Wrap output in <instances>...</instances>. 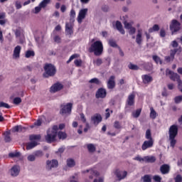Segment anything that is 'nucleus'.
Here are the masks:
<instances>
[{
  "instance_id": "a211bd4d",
  "label": "nucleus",
  "mask_w": 182,
  "mask_h": 182,
  "mask_svg": "<svg viewBox=\"0 0 182 182\" xmlns=\"http://www.w3.org/2000/svg\"><path fill=\"white\" fill-rule=\"evenodd\" d=\"M21 171V168L19 166L15 165L10 169V174L12 177H16L19 176V173Z\"/></svg>"
},
{
  "instance_id": "20e7f679",
  "label": "nucleus",
  "mask_w": 182,
  "mask_h": 182,
  "mask_svg": "<svg viewBox=\"0 0 182 182\" xmlns=\"http://www.w3.org/2000/svg\"><path fill=\"white\" fill-rule=\"evenodd\" d=\"M181 51H182L181 46H179L178 48L171 50L170 55L165 56L164 60L166 62V63H170V62H173L174 60V57L176 56V53L180 54L181 53Z\"/></svg>"
},
{
  "instance_id": "dca6fc26",
  "label": "nucleus",
  "mask_w": 182,
  "mask_h": 182,
  "mask_svg": "<svg viewBox=\"0 0 182 182\" xmlns=\"http://www.w3.org/2000/svg\"><path fill=\"white\" fill-rule=\"evenodd\" d=\"M114 79H116V77H114V75H112L109 77L107 83L108 89L112 90L116 87V81H114Z\"/></svg>"
},
{
  "instance_id": "58836bf2",
  "label": "nucleus",
  "mask_w": 182,
  "mask_h": 182,
  "mask_svg": "<svg viewBox=\"0 0 182 182\" xmlns=\"http://www.w3.org/2000/svg\"><path fill=\"white\" fill-rule=\"evenodd\" d=\"M145 137L146 140H153V137H151V130H150V129L146 131Z\"/></svg>"
},
{
  "instance_id": "3c124183",
  "label": "nucleus",
  "mask_w": 182,
  "mask_h": 182,
  "mask_svg": "<svg viewBox=\"0 0 182 182\" xmlns=\"http://www.w3.org/2000/svg\"><path fill=\"white\" fill-rule=\"evenodd\" d=\"M28 161H35L36 160V156H35L34 154H29L27 157Z\"/></svg>"
},
{
  "instance_id": "39448f33",
  "label": "nucleus",
  "mask_w": 182,
  "mask_h": 182,
  "mask_svg": "<svg viewBox=\"0 0 182 182\" xmlns=\"http://www.w3.org/2000/svg\"><path fill=\"white\" fill-rule=\"evenodd\" d=\"M72 107H73V104L70 102L65 105H62L60 114H63V116H69L72 113Z\"/></svg>"
},
{
  "instance_id": "72a5a7b5",
  "label": "nucleus",
  "mask_w": 182,
  "mask_h": 182,
  "mask_svg": "<svg viewBox=\"0 0 182 182\" xmlns=\"http://www.w3.org/2000/svg\"><path fill=\"white\" fill-rule=\"evenodd\" d=\"M75 18H76V11L74 9H71L70 13V22H75Z\"/></svg>"
},
{
  "instance_id": "4be33fe9",
  "label": "nucleus",
  "mask_w": 182,
  "mask_h": 182,
  "mask_svg": "<svg viewBox=\"0 0 182 182\" xmlns=\"http://www.w3.org/2000/svg\"><path fill=\"white\" fill-rule=\"evenodd\" d=\"M142 42H143V36H142L141 30H138L137 34L136 36V43H137V45H141Z\"/></svg>"
},
{
  "instance_id": "0eeeda50",
  "label": "nucleus",
  "mask_w": 182,
  "mask_h": 182,
  "mask_svg": "<svg viewBox=\"0 0 182 182\" xmlns=\"http://www.w3.org/2000/svg\"><path fill=\"white\" fill-rule=\"evenodd\" d=\"M103 120V117H102V114L99 113H96L94 115L91 116L90 118V122L91 124H93L94 126H98L100 123H102V121Z\"/></svg>"
},
{
  "instance_id": "cd10ccee",
  "label": "nucleus",
  "mask_w": 182,
  "mask_h": 182,
  "mask_svg": "<svg viewBox=\"0 0 182 182\" xmlns=\"http://www.w3.org/2000/svg\"><path fill=\"white\" fill-rule=\"evenodd\" d=\"M145 163H154L156 161V156H144Z\"/></svg>"
},
{
  "instance_id": "ddd939ff",
  "label": "nucleus",
  "mask_w": 182,
  "mask_h": 182,
  "mask_svg": "<svg viewBox=\"0 0 182 182\" xmlns=\"http://www.w3.org/2000/svg\"><path fill=\"white\" fill-rule=\"evenodd\" d=\"M63 89V85L60 82H56L50 88V93H56V92H59Z\"/></svg>"
},
{
  "instance_id": "603ef678",
  "label": "nucleus",
  "mask_w": 182,
  "mask_h": 182,
  "mask_svg": "<svg viewBox=\"0 0 182 182\" xmlns=\"http://www.w3.org/2000/svg\"><path fill=\"white\" fill-rule=\"evenodd\" d=\"M13 103L14 105H19L20 103H22V99H21V97H15L14 100H13Z\"/></svg>"
},
{
  "instance_id": "412c9836",
  "label": "nucleus",
  "mask_w": 182,
  "mask_h": 182,
  "mask_svg": "<svg viewBox=\"0 0 182 182\" xmlns=\"http://www.w3.org/2000/svg\"><path fill=\"white\" fill-rule=\"evenodd\" d=\"M136 97V95H134V93H132L128 96V98L127 100V103L128 106H134V99Z\"/></svg>"
},
{
  "instance_id": "2eb2a0df",
  "label": "nucleus",
  "mask_w": 182,
  "mask_h": 182,
  "mask_svg": "<svg viewBox=\"0 0 182 182\" xmlns=\"http://www.w3.org/2000/svg\"><path fill=\"white\" fill-rule=\"evenodd\" d=\"M154 144V140L153 139H148L147 141H144L141 149L144 151V150H147V149H151V147H153V145Z\"/></svg>"
},
{
  "instance_id": "c85d7f7f",
  "label": "nucleus",
  "mask_w": 182,
  "mask_h": 182,
  "mask_svg": "<svg viewBox=\"0 0 182 182\" xmlns=\"http://www.w3.org/2000/svg\"><path fill=\"white\" fill-rule=\"evenodd\" d=\"M87 149L90 153H95L96 151V146L93 144H88Z\"/></svg>"
},
{
  "instance_id": "6e6d98bb",
  "label": "nucleus",
  "mask_w": 182,
  "mask_h": 182,
  "mask_svg": "<svg viewBox=\"0 0 182 182\" xmlns=\"http://www.w3.org/2000/svg\"><path fill=\"white\" fill-rule=\"evenodd\" d=\"M142 179L144 180V182H151V178L150 177V175H144L142 177Z\"/></svg>"
},
{
  "instance_id": "e433bc0d",
  "label": "nucleus",
  "mask_w": 182,
  "mask_h": 182,
  "mask_svg": "<svg viewBox=\"0 0 182 182\" xmlns=\"http://www.w3.org/2000/svg\"><path fill=\"white\" fill-rule=\"evenodd\" d=\"M49 4H50V0H43L40 4V6L41 8H46V6H48V5H49Z\"/></svg>"
},
{
  "instance_id": "f704fd0d",
  "label": "nucleus",
  "mask_w": 182,
  "mask_h": 182,
  "mask_svg": "<svg viewBox=\"0 0 182 182\" xmlns=\"http://www.w3.org/2000/svg\"><path fill=\"white\" fill-rule=\"evenodd\" d=\"M108 43L109 46H111V48H119V46H117L116 41H114V39H109L108 41Z\"/></svg>"
},
{
  "instance_id": "680f3d73",
  "label": "nucleus",
  "mask_w": 182,
  "mask_h": 182,
  "mask_svg": "<svg viewBox=\"0 0 182 182\" xmlns=\"http://www.w3.org/2000/svg\"><path fill=\"white\" fill-rule=\"evenodd\" d=\"M174 180H175V182H182V176H181V175L178 174L175 177Z\"/></svg>"
},
{
  "instance_id": "5701e85b",
  "label": "nucleus",
  "mask_w": 182,
  "mask_h": 182,
  "mask_svg": "<svg viewBox=\"0 0 182 182\" xmlns=\"http://www.w3.org/2000/svg\"><path fill=\"white\" fill-rule=\"evenodd\" d=\"M160 171L161 174H168V173H170V166L168 164H164L161 166Z\"/></svg>"
},
{
  "instance_id": "f8f14e48",
  "label": "nucleus",
  "mask_w": 182,
  "mask_h": 182,
  "mask_svg": "<svg viewBox=\"0 0 182 182\" xmlns=\"http://www.w3.org/2000/svg\"><path fill=\"white\" fill-rule=\"evenodd\" d=\"M65 35L68 38H72V35H73V24L72 23H65Z\"/></svg>"
},
{
  "instance_id": "aec40b11",
  "label": "nucleus",
  "mask_w": 182,
  "mask_h": 182,
  "mask_svg": "<svg viewBox=\"0 0 182 182\" xmlns=\"http://www.w3.org/2000/svg\"><path fill=\"white\" fill-rule=\"evenodd\" d=\"M21 49H22V48L21 47V46H17L14 48V53H13V58L14 59L19 58V56L21 55Z\"/></svg>"
},
{
  "instance_id": "7c9ffc66",
  "label": "nucleus",
  "mask_w": 182,
  "mask_h": 182,
  "mask_svg": "<svg viewBox=\"0 0 182 182\" xmlns=\"http://www.w3.org/2000/svg\"><path fill=\"white\" fill-rule=\"evenodd\" d=\"M143 66L146 70H153V64H151V63H144Z\"/></svg>"
},
{
  "instance_id": "0e129e2a",
  "label": "nucleus",
  "mask_w": 182,
  "mask_h": 182,
  "mask_svg": "<svg viewBox=\"0 0 182 182\" xmlns=\"http://www.w3.org/2000/svg\"><path fill=\"white\" fill-rule=\"evenodd\" d=\"M153 179L156 182H161V177L159 175L154 176Z\"/></svg>"
},
{
  "instance_id": "423d86ee",
  "label": "nucleus",
  "mask_w": 182,
  "mask_h": 182,
  "mask_svg": "<svg viewBox=\"0 0 182 182\" xmlns=\"http://www.w3.org/2000/svg\"><path fill=\"white\" fill-rule=\"evenodd\" d=\"M181 23L178 22V21L176 19H173L169 26V29L170 31H171L172 35H174L176 32H178V31H180L181 28Z\"/></svg>"
},
{
  "instance_id": "c03bdc74",
  "label": "nucleus",
  "mask_w": 182,
  "mask_h": 182,
  "mask_svg": "<svg viewBox=\"0 0 182 182\" xmlns=\"http://www.w3.org/2000/svg\"><path fill=\"white\" fill-rule=\"evenodd\" d=\"M9 156L11 159H14L15 157H21V152H14V153H9Z\"/></svg>"
},
{
  "instance_id": "8fccbe9b",
  "label": "nucleus",
  "mask_w": 182,
  "mask_h": 182,
  "mask_svg": "<svg viewBox=\"0 0 182 182\" xmlns=\"http://www.w3.org/2000/svg\"><path fill=\"white\" fill-rule=\"evenodd\" d=\"M124 26L125 29H127L128 31L133 27V24L132 23H129L127 21H124Z\"/></svg>"
},
{
  "instance_id": "393cba45",
  "label": "nucleus",
  "mask_w": 182,
  "mask_h": 182,
  "mask_svg": "<svg viewBox=\"0 0 182 182\" xmlns=\"http://www.w3.org/2000/svg\"><path fill=\"white\" fill-rule=\"evenodd\" d=\"M160 31V26L159 24L154 25L151 28H149L148 31L149 33H153V32H159Z\"/></svg>"
},
{
  "instance_id": "864d4df0",
  "label": "nucleus",
  "mask_w": 182,
  "mask_h": 182,
  "mask_svg": "<svg viewBox=\"0 0 182 182\" xmlns=\"http://www.w3.org/2000/svg\"><path fill=\"white\" fill-rule=\"evenodd\" d=\"M174 102L176 105H178V103H181L182 102V95H178L174 97Z\"/></svg>"
},
{
  "instance_id": "6e6552de",
  "label": "nucleus",
  "mask_w": 182,
  "mask_h": 182,
  "mask_svg": "<svg viewBox=\"0 0 182 182\" xmlns=\"http://www.w3.org/2000/svg\"><path fill=\"white\" fill-rule=\"evenodd\" d=\"M56 136H58L56 132H53V130L48 129L47 134L45 136L46 141L47 143H53V141L56 140Z\"/></svg>"
},
{
  "instance_id": "4c0bfd02",
  "label": "nucleus",
  "mask_w": 182,
  "mask_h": 182,
  "mask_svg": "<svg viewBox=\"0 0 182 182\" xmlns=\"http://www.w3.org/2000/svg\"><path fill=\"white\" fill-rule=\"evenodd\" d=\"M25 56L27 58H33V56H35V51L28 50L26 52Z\"/></svg>"
},
{
  "instance_id": "ea45409f",
  "label": "nucleus",
  "mask_w": 182,
  "mask_h": 182,
  "mask_svg": "<svg viewBox=\"0 0 182 182\" xmlns=\"http://www.w3.org/2000/svg\"><path fill=\"white\" fill-rule=\"evenodd\" d=\"M75 164H76L75 162V160H73L72 159H67V166H68V167H75Z\"/></svg>"
},
{
  "instance_id": "052dcab7",
  "label": "nucleus",
  "mask_w": 182,
  "mask_h": 182,
  "mask_svg": "<svg viewBox=\"0 0 182 182\" xmlns=\"http://www.w3.org/2000/svg\"><path fill=\"white\" fill-rule=\"evenodd\" d=\"M76 58H77V54H74L71 55L69 60L67 61V63H70L73 60V59H76Z\"/></svg>"
},
{
  "instance_id": "774afa93",
  "label": "nucleus",
  "mask_w": 182,
  "mask_h": 182,
  "mask_svg": "<svg viewBox=\"0 0 182 182\" xmlns=\"http://www.w3.org/2000/svg\"><path fill=\"white\" fill-rule=\"evenodd\" d=\"M105 181V178L103 177H99L98 178H95L93 182H103Z\"/></svg>"
},
{
  "instance_id": "e2e57ef3",
  "label": "nucleus",
  "mask_w": 182,
  "mask_h": 182,
  "mask_svg": "<svg viewBox=\"0 0 182 182\" xmlns=\"http://www.w3.org/2000/svg\"><path fill=\"white\" fill-rule=\"evenodd\" d=\"M129 35H134L136 33V28L132 26V28H129Z\"/></svg>"
},
{
  "instance_id": "473e14b6",
  "label": "nucleus",
  "mask_w": 182,
  "mask_h": 182,
  "mask_svg": "<svg viewBox=\"0 0 182 182\" xmlns=\"http://www.w3.org/2000/svg\"><path fill=\"white\" fill-rule=\"evenodd\" d=\"M24 129H25V127L21 125H17L13 128V132H14V133L21 132H23Z\"/></svg>"
},
{
  "instance_id": "a18cd8bd",
  "label": "nucleus",
  "mask_w": 182,
  "mask_h": 182,
  "mask_svg": "<svg viewBox=\"0 0 182 182\" xmlns=\"http://www.w3.org/2000/svg\"><path fill=\"white\" fill-rule=\"evenodd\" d=\"M170 79H171V80H173L174 82L177 81L179 77H180V75H178V74L177 73H173L171 75V76H169Z\"/></svg>"
},
{
  "instance_id": "f03ea898",
  "label": "nucleus",
  "mask_w": 182,
  "mask_h": 182,
  "mask_svg": "<svg viewBox=\"0 0 182 182\" xmlns=\"http://www.w3.org/2000/svg\"><path fill=\"white\" fill-rule=\"evenodd\" d=\"M168 134L171 147H174L176 143H177L176 137H177V134H178V127L176 124L171 125L168 129Z\"/></svg>"
},
{
  "instance_id": "c9c22d12",
  "label": "nucleus",
  "mask_w": 182,
  "mask_h": 182,
  "mask_svg": "<svg viewBox=\"0 0 182 182\" xmlns=\"http://www.w3.org/2000/svg\"><path fill=\"white\" fill-rule=\"evenodd\" d=\"M89 83H94L95 85H102V81L99 78H92L89 80Z\"/></svg>"
},
{
  "instance_id": "79ce46f5",
  "label": "nucleus",
  "mask_w": 182,
  "mask_h": 182,
  "mask_svg": "<svg viewBox=\"0 0 182 182\" xmlns=\"http://www.w3.org/2000/svg\"><path fill=\"white\" fill-rule=\"evenodd\" d=\"M57 135H58V139H62V140H65V139H66V137H68V136L66 135V133L63 132H59Z\"/></svg>"
},
{
  "instance_id": "bb28decb",
  "label": "nucleus",
  "mask_w": 182,
  "mask_h": 182,
  "mask_svg": "<svg viewBox=\"0 0 182 182\" xmlns=\"http://www.w3.org/2000/svg\"><path fill=\"white\" fill-rule=\"evenodd\" d=\"M38 146V142L36 141H31L26 144V150H32L34 147Z\"/></svg>"
},
{
  "instance_id": "a878e982",
  "label": "nucleus",
  "mask_w": 182,
  "mask_h": 182,
  "mask_svg": "<svg viewBox=\"0 0 182 182\" xmlns=\"http://www.w3.org/2000/svg\"><path fill=\"white\" fill-rule=\"evenodd\" d=\"M12 139H11V132L6 131L4 132V141L6 143H9Z\"/></svg>"
},
{
  "instance_id": "2f4dec72",
  "label": "nucleus",
  "mask_w": 182,
  "mask_h": 182,
  "mask_svg": "<svg viewBox=\"0 0 182 182\" xmlns=\"http://www.w3.org/2000/svg\"><path fill=\"white\" fill-rule=\"evenodd\" d=\"M141 114V108H139L132 112V116L135 119H137L140 117V114Z\"/></svg>"
},
{
  "instance_id": "de8ad7c7",
  "label": "nucleus",
  "mask_w": 182,
  "mask_h": 182,
  "mask_svg": "<svg viewBox=\"0 0 182 182\" xmlns=\"http://www.w3.org/2000/svg\"><path fill=\"white\" fill-rule=\"evenodd\" d=\"M150 117L151 119H156L157 117V113L153 107L151 108Z\"/></svg>"
},
{
  "instance_id": "4d7b16f0",
  "label": "nucleus",
  "mask_w": 182,
  "mask_h": 182,
  "mask_svg": "<svg viewBox=\"0 0 182 182\" xmlns=\"http://www.w3.org/2000/svg\"><path fill=\"white\" fill-rule=\"evenodd\" d=\"M70 182H79V177L77 176V175H75L70 177Z\"/></svg>"
},
{
  "instance_id": "13d9d810",
  "label": "nucleus",
  "mask_w": 182,
  "mask_h": 182,
  "mask_svg": "<svg viewBox=\"0 0 182 182\" xmlns=\"http://www.w3.org/2000/svg\"><path fill=\"white\" fill-rule=\"evenodd\" d=\"M0 107H5V109H11V106L4 102H0Z\"/></svg>"
},
{
  "instance_id": "7ed1b4c3",
  "label": "nucleus",
  "mask_w": 182,
  "mask_h": 182,
  "mask_svg": "<svg viewBox=\"0 0 182 182\" xmlns=\"http://www.w3.org/2000/svg\"><path fill=\"white\" fill-rule=\"evenodd\" d=\"M43 69L45 70L43 74V77H50L54 75H56V68L50 63H46L43 67Z\"/></svg>"
},
{
  "instance_id": "b1692460",
  "label": "nucleus",
  "mask_w": 182,
  "mask_h": 182,
  "mask_svg": "<svg viewBox=\"0 0 182 182\" xmlns=\"http://www.w3.org/2000/svg\"><path fill=\"white\" fill-rule=\"evenodd\" d=\"M116 28L122 35H124L126 33V31H124V28H123V25L122 24V22L117 21L115 24Z\"/></svg>"
},
{
  "instance_id": "f3484780",
  "label": "nucleus",
  "mask_w": 182,
  "mask_h": 182,
  "mask_svg": "<svg viewBox=\"0 0 182 182\" xmlns=\"http://www.w3.org/2000/svg\"><path fill=\"white\" fill-rule=\"evenodd\" d=\"M82 173L85 174L86 173H88L89 175V179L92 180L93 179V177H97L99 176V173L97 171L94 169H87L86 171H83Z\"/></svg>"
},
{
  "instance_id": "a19ab883",
  "label": "nucleus",
  "mask_w": 182,
  "mask_h": 182,
  "mask_svg": "<svg viewBox=\"0 0 182 182\" xmlns=\"http://www.w3.org/2000/svg\"><path fill=\"white\" fill-rule=\"evenodd\" d=\"M33 154H34V156H36V158L37 157L38 159H41V157H43V151L41 150H37L34 151Z\"/></svg>"
},
{
  "instance_id": "5fc2aeb1",
  "label": "nucleus",
  "mask_w": 182,
  "mask_h": 182,
  "mask_svg": "<svg viewBox=\"0 0 182 182\" xmlns=\"http://www.w3.org/2000/svg\"><path fill=\"white\" fill-rule=\"evenodd\" d=\"M30 140H41V134H37V135H31L30 136Z\"/></svg>"
},
{
  "instance_id": "1a4fd4ad",
  "label": "nucleus",
  "mask_w": 182,
  "mask_h": 182,
  "mask_svg": "<svg viewBox=\"0 0 182 182\" xmlns=\"http://www.w3.org/2000/svg\"><path fill=\"white\" fill-rule=\"evenodd\" d=\"M46 168L48 171H50L53 168H56L59 166V162L56 159L47 160L46 163Z\"/></svg>"
},
{
  "instance_id": "338daca9",
  "label": "nucleus",
  "mask_w": 182,
  "mask_h": 182,
  "mask_svg": "<svg viewBox=\"0 0 182 182\" xmlns=\"http://www.w3.org/2000/svg\"><path fill=\"white\" fill-rule=\"evenodd\" d=\"M74 63L79 68V66H82V60H75Z\"/></svg>"
},
{
  "instance_id": "bf43d9fd",
  "label": "nucleus",
  "mask_w": 182,
  "mask_h": 182,
  "mask_svg": "<svg viewBox=\"0 0 182 182\" xmlns=\"http://www.w3.org/2000/svg\"><path fill=\"white\" fill-rule=\"evenodd\" d=\"M53 41H54V42H55V43H60V42H61L60 36H55L53 37Z\"/></svg>"
},
{
  "instance_id": "09e8293b",
  "label": "nucleus",
  "mask_w": 182,
  "mask_h": 182,
  "mask_svg": "<svg viewBox=\"0 0 182 182\" xmlns=\"http://www.w3.org/2000/svg\"><path fill=\"white\" fill-rule=\"evenodd\" d=\"M94 65L97 66H100L103 63V60L102 58H97V60H93Z\"/></svg>"
},
{
  "instance_id": "9d476101",
  "label": "nucleus",
  "mask_w": 182,
  "mask_h": 182,
  "mask_svg": "<svg viewBox=\"0 0 182 182\" xmlns=\"http://www.w3.org/2000/svg\"><path fill=\"white\" fill-rule=\"evenodd\" d=\"M106 96H107V91L103 87L99 88L95 94L96 99H105Z\"/></svg>"
},
{
  "instance_id": "6ab92c4d",
  "label": "nucleus",
  "mask_w": 182,
  "mask_h": 182,
  "mask_svg": "<svg viewBox=\"0 0 182 182\" xmlns=\"http://www.w3.org/2000/svg\"><path fill=\"white\" fill-rule=\"evenodd\" d=\"M142 82L144 85H149L153 82V77L149 75H144L141 76Z\"/></svg>"
},
{
  "instance_id": "f257e3e1",
  "label": "nucleus",
  "mask_w": 182,
  "mask_h": 182,
  "mask_svg": "<svg viewBox=\"0 0 182 182\" xmlns=\"http://www.w3.org/2000/svg\"><path fill=\"white\" fill-rule=\"evenodd\" d=\"M90 53H94L95 56L103 55V43L100 41H95L88 49Z\"/></svg>"
},
{
  "instance_id": "69168bd1",
  "label": "nucleus",
  "mask_w": 182,
  "mask_h": 182,
  "mask_svg": "<svg viewBox=\"0 0 182 182\" xmlns=\"http://www.w3.org/2000/svg\"><path fill=\"white\" fill-rule=\"evenodd\" d=\"M114 127L115 129H121L122 126L120 125V122H119V121H115L114 123Z\"/></svg>"
},
{
  "instance_id": "37998d69",
  "label": "nucleus",
  "mask_w": 182,
  "mask_h": 182,
  "mask_svg": "<svg viewBox=\"0 0 182 182\" xmlns=\"http://www.w3.org/2000/svg\"><path fill=\"white\" fill-rule=\"evenodd\" d=\"M101 10L102 12H109L110 11V7L107 4H103L101 6Z\"/></svg>"
},
{
  "instance_id": "49530a36",
  "label": "nucleus",
  "mask_w": 182,
  "mask_h": 182,
  "mask_svg": "<svg viewBox=\"0 0 182 182\" xmlns=\"http://www.w3.org/2000/svg\"><path fill=\"white\" fill-rule=\"evenodd\" d=\"M128 68L129 69H130L131 70H139V69H140V68H139L137 66V65H134V64H132V63H130L129 65H128Z\"/></svg>"
},
{
  "instance_id": "4468645a",
  "label": "nucleus",
  "mask_w": 182,
  "mask_h": 182,
  "mask_svg": "<svg viewBox=\"0 0 182 182\" xmlns=\"http://www.w3.org/2000/svg\"><path fill=\"white\" fill-rule=\"evenodd\" d=\"M115 176L117 178L118 181H120L121 180L126 178L127 176V171L117 170L115 171Z\"/></svg>"
},
{
  "instance_id": "9b49d317",
  "label": "nucleus",
  "mask_w": 182,
  "mask_h": 182,
  "mask_svg": "<svg viewBox=\"0 0 182 182\" xmlns=\"http://www.w3.org/2000/svg\"><path fill=\"white\" fill-rule=\"evenodd\" d=\"M87 11H89L87 9H82L80 10L77 18L78 23H82L83 19L86 18V15H87Z\"/></svg>"
},
{
  "instance_id": "c756f323",
  "label": "nucleus",
  "mask_w": 182,
  "mask_h": 182,
  "mask_svg": "<svg viewBox=\"0 0 182 182\" xmlns=\"http://www.w3.org/2000/svg\"><path fill=\"white\" fill-rule=\"evenodd\" d=\"M153 60L156 63V65H163V61L161 60V58L159 57V55H153L152 56Z\"/></svg>"
}]
</instances>
